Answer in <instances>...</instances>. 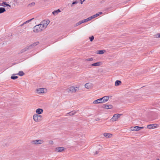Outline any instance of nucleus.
I'll return each mask as SVG.
<instances>
[{
  "instance_id": "a878e982",
  "label": "nucleus",
  "mask_w": 160,
  "mask_h": 160,
  "mask_svg": "<svg viewBox=\"0 0 160 160\" xmlns=\"http://www.w3.org/2000/svg\"><path fill=\"white\" fill-rule=\"evenodd\" d=\"M33 18H32L31 19H30L29 20H28L26 21L25 22H24L23 24H22L21 26H22L24 24L27 23H28L29 22H30L32 19H33Z\"/></svg>"
},
{
  "instance_id": "58836bf2",
  "label": "nucleus",
  "mask_w": 160,
  "mask_h": 160,
  "mask_svg": "<svg viewBox=\"0 0 160 160\" xmlns=\"http://www.w3.org/2000/svg\"><path fill=\"white\" fill-rule=\"evenodd\" d=\"M76 3H77V2H72V4L73 5Z\"/></svg>"
},
{
  "instance_id": "cd10ccee",
  "label": "nucleus",
  "mask_w": 160,
  "mask_h": 160,
  "mask_svg": "<svg viewBox=\"0 0 160 160\" xmlns=\"http://www.w3.org/2000/svg\"><path fill=\"white\" fill-rule=\"evenodd\" d=\"M81 24H82V22H81V21H80L75 24L74 27H77V26L80 25Z\"/></svg>"
},
{
  "instance_id": "1a4fd4ad",
  "label": "nucleus",
  "mask_w": 160,
  "mask_h": 160,
  "mask_svg": "<svg viewBox=\"0 0 160 160\" xmlns=\"http://www.w3.org/2000/svg\"><path fill=\"white\" fill-rule=\"evenodd\" d=\"M36 92L38 94L45 93L47 92V90L44 88H38L36 90Z\"/></svg>"
},
{
  "instance_id": "f704fd0d",
  "label": "nucleus",
  "mask_w": 160,
  "mask_h": 160,
  "mask_svg": "<svg viewBox=\"0 0 160 160\" xmlns=\"http://www.w3.org/2000/svg\"><path fill=\"white\" fill-rule=\"evenodd\" d=\"M86 61H92L93 60V58H88L86 59Z\"/></svg>"
},
{
  "instance_id": "423d86ee",
  "label": "nucleus",
  "mask_w": 160,
  "mask_h": 160,
  "mask_svg": "<svg viewBox=\"0 0 160 160\" xmlns=\"http://www.w3.org/2000/svg\"><path fill=\"white\" fill-rule=\"evenodd\" d=\"M44 142V141L42 139L33 140L31 141V143L32 144L39 145L41 144Z\"/></svg>"
},
{
  "instance_id": "72a5a7b5",
  "label": "nucleus",
  "mask_w": 160,
  "mask_h": 160,
  "mask_svg": "<svg viewBox=\"0 0 160 160\" xmlns=\"http://www.w3.org/2000/svg\"><path fill=\"white\" fill-rule=\"evenodd\" d=\"M156 38H160V33L157 34L155 35Z\"/></svg>"
},
{
  "instance_id": "39448f33",
  "label": "nucleus",
  "mask_w": 160,
  "mask_h": 160,
  "mask_svg": "<svg viewBox=\"0 0 160 160\" xmlns=\"http://www.w3.org/2000/svg\"><path fill=\"white\" fill-rule=\"evenodd\" d=\"M50 22V21L48 20H43L40 22L41 25L43 29H45L46 28Z\"/></svg>"
},
{
  "instance_id": "20e7f679",
  "label": "nucleus",
  "mask_w": 160,
  "mask_h": 160,
  "mask_svg": "<svg viewBox=\"0 0 160 160\" xmlns=\"http://www.w3.org/2000/svg\"><path fill=\"white\" fill-rule=\"evenodd\" d=\"M33 31L35 32H41L44 29L42 26L41 25V24L38 25H36L33 28Z\"/></svg>"
},
{
  "instance_id": "0eeeda50",
  "label": "nucleus",
  "mask_w": 160,
  "mask_h": 160,
  "mask_svg": "<svg viewBox=\"0 0 160 160\" xmlns=\"http://www.w3.org/2000/svg\"><path fill=\"white\" fill-rule=\"evenodd\" d=\"M121 115V114H114L113 117L111 119V120L112 122H114L117 121L118 118H119Z\"/></svg>"
},
{
  "instance_id": "aec40b11",
  "label": "nucleus",
  "mask_w": 160,
  "mask_h": 160,
  "mask_svg": "<svg viewBox=\"0 0 160 160\" xmlns=\"http://www.w3.org/2000/svg\"><path fill=\"white\" fill-rule=\"evenodd\" d=\"M122 83V82L120 81L117 80L115 82V86H118L121 85Z\"/></svg>"
},
{
  "instance_id": "c9c22d12",
  "label": "nucleus",
  "mask_w": 160,
  "mask_h": 160,
  "mask_svg": "<svg viewBox=\"0 0 160 160\" xmlns=\"http://www.w3.org/2000/svg\"><path fill=\"white\" fill-rule=\"evenodd\" d=\"M89 18V19H90L91 20L92 19L94 18V17L93 16V15H92V16H91V17H90Z\"/></svg>"
},
{
  "instance_id": "ea45409f",
  "label": "nucleus",
  "mask_w": 160,
  "mask_h": 160,
  "mask_svg": "<svg viewBox=\"0 0 160 160\" xmlns=\"http://www.w3.org/2000/svg\"><path fill=\"white\" fill-rule=\"evenodd\" d=\"M85 0H84L83 1H80V3L81 4H82L83 3V2Z\"/></svg>"
},
{
  "instance_id": "412c9836",
  "label": "nucleus",
  "mask_w": 160,
  "mask_h": 160,
  "mask_svg": "<svg viewBox=\"0 0 160 160\" xmlns=\"http://www.w3.org/2000/svg\"><path fill=\"white\" fill-rule=\"evenodd\" d=\"M6 10L5 8L3 7L0 8V14L6 12Z\"/></svg>"
},
{
  "instance_id": "a19ab883",
  "label": "nucleus",
  "mask_w": 160,
  "mask_h": 160,
  "mask_svg": "<svg viewBox=\"0 0 160 160\" xmlns=\"http://www.w3.org/2000/svg\"><path fill=\"white\" fill-rule=\"evenodd\" d=\"M98 154V152L97 151H96L95 152V154H94V155H95L96 154Z\"/></svg>"
},
{
  "instance_id": "79ce46f5",
  "label": "nucleus",
  "mask_w": 160,
  "mask_h": 160,
  "mask_svg": "<svg viewBox=\"0 0 160 160\" xmlns=\"http://www.w3.org/2000/svg\"><path fill=\"white\" fill-rule=\"evenodd\" d=\"M156 160H159V158H157Z\"/></svg>"
},
{
  "instance_id": "b1692460",
  "label": "nucleus",
  "mask_w": 160,
  "mask_h": 160,
  "mask_svg": "<svg viewBox=\"0 0 160 160\" xmlns=\"http://www.w3.org/2000/svg\"><path fill=\"white\" fill-rule=\"evenodd\" d=\"M98 52H97V53L100 54H103L105 52V50H99V51H98Z\"/></svg>"
},
{
  "instance_id": "7ed1b4c3",
  "label": "nucleus",
  "mask_w": 160,
  "mask_h": 160,
  "mask_svg": "<svg viewBox=\"0 0 160 160\" xmlns=\"http://www.w3.org/2000/svg\"><path fill=\"white\" fill-rule=\"evenodd\" d=\"M79 90V88L77 87L71 86L66 89V91L68 92L75 93Z\"/></svg>"
},
{
  "instance_id": "37998d69",
  "label": "nucleus",
  "mask_w": 160,
  "mask_h": 160,
  "mask_svg": "<svg viewBox=\"0 0 160 160\" xmlns=\"http://www.w3.org/2000/svg\"><path fill=\"white\" fill-rule=\"evenodd\" d=\"M130 93H130V92H128V94H129Z\"/></svg>"
},
{
  "instance_id": "2eb2a0df",
  "label": "nucleus",
  "mask_w": 160,
  "mask_h": 160,
  "mask_svg": "<svg viewBox=\"0 0 160 160\" xmlns=\"http://www.w3.org/2000/svg\"><path fill=\"white\" fill-rule=\"evenodd\" d=\"M139 126H135V127H132L130 128V130L131 131H139Z\"/></svg>"
},
{
  "instance_id": "f8f14e48",
  "label": "nucleus",
  "mask_w": 160,
  "mask_h": 160,
  "mask_svg": "<svg viewBox=\"0 0 160 160\" xmlns=\"http://www.w3.org/2000/svg\"><path fill=\"white\" fill-rule=\"evenodd\" d=\"M103 103L101 98L94 100L93 102V104H99Z\"/></svg>"
},
{
  "instance_id": "a211bd4d",
  "label": "nucleus",
  "mask_w": 160,
  "mask_h": 160,
  "mask_svg": "<svg viewBox=\"0 0 160 160\" xmlns=\"http://www.w3.org/2000/svg\"><path fill=\"white\" fill-rule=\"evenodd\" d=\"M112 134L110 133H105L103 134V136L107 138H111L112 136Z\"/></svg>"
},
{
  "instance_id": "6e6552de",
  "label": "nucleus",
  "mask_w": 160,
  "mask_h": 160,
  "mask_svg": "<svg viewBox=\"0 0 160 160\" xmlns=\"http://www.w3.org/2000/svg\"><path fill=\"white\" fill-rule=\"evenodd\" d=\"M93 84L90 82L87 83L84 85L85 88L88 90L92 89L93 88Z\"/></svg>"
},
{
  "instance_id": "9b49d317",
  "label": "nucleus",
  "mask_w": 160,
  "mask_h": 160,
  "mask_svg": "<svg viewBox=\"0 0 160 160\" xmlns=\"http://www.w3.org/2000/svg\"><path fill=\"white\" fill-rule=\"evenodd\" d=\"M102 103H105L107 102L109 99V97L108 96H104L101 98Z\"/></svg>"
},
{
  "instance_id": "c85d7f7f",
  "label": "nucleus",
  "mask_w": 160,
  "mask_h": 160,
  "mask_svg": "<svg viewBox=\"0 0 160 160\" xmlns=\"http://www.w3.org/2000/svg\"><path fill=\"white\" fill-rule=\"evenodd\" d=\"M35 5V2H32V3H31L30 4H29L28 5V6L30 7H32V6H34V5Z\"/></svg>"
},
{
  "instance_id": "7c9ffc66",
  "label": "nucleus",
  "mask_w": 160,
  "mask_h": 160,
  "mask_svg": "<svg viewBox=\"0 0 160 160\" xmlns=\"http://www.w3.org/2000/svg\"><path fill=\"white\" fill-rule=\"evenodd\" d=\"M49 144L51 145H53V142L52 140H50L48 142Z\"/></svg>"
},
{
  "instance_id": "393cba45",
  "label": "nucleus",
  "mask_w": 160,
  "mask_h": 160,
  "mask_svg": "<svg viewBox=\"0 0 160 160\" xmlns=\"http://www.w3.org/2000/svg\"><path fill=\"white\" fill-rule=\"evenodd\" d=\"M102 14V12H99L97 13H96V14H94L93 15L94 18L99 16V15L101 14Z\"/></svg>"
},
{
  "instance_id": "bb28decb",
  "label": "nucleus",
  "mask_w": 160,
  "mask_h": 160,
  "mask_svg": "<svg viewBox=\"0 0 160 160\" xmlns=\"http://www.w3.org/2000/svg\"><path fill=\"white\" fill-rule=\"evenodd\" d=\"M76 112H70L69 113H68V114H69V115L71 116L73 115H74L76 113Z\"/></svg>"
},
{
  "instance_id": "dca6fc26",
  "label": "nucleus",
  "mask_w": 160,
  "mask_h": 160,
  "mask_svg": "<svg viewBox=\"0 0 160 160\" xmlns=\"http://www.w3.org/2000/svg\"><path fill=\"white\" fill-rule=\"evenodd\" d=\"M36 114L38 115L42 114L43 112V110L41 108H38L36 110Z\"/></svg>"
},
{
  "instance_id": "6ab92c4d",
  "label": "nucleus",
  "mask_w": 160,
  "mask_h": 160,
  "mask_svg": "<svg viewBox=\"0 0 160 160\" xmlns=\"http://www.w3.org/2000/svg\"><path fill=\"white\" fill-rule=\"evenodd\" d=\"M101 65V62H99L95 63H93L91 65L92 66H100Z\"/></svg>"
},
{
  "instance_id": "f3484780",
  "label": "nucleus",
  "mask_w": 160,
  "mask_h": 160,
  "mask_svg": "<svg viewBox=\"0 0 160 160\" xmlns=\"http://www.w3.org/2000/svg\"><path fill=\"white\" fill-rule=\"evenodd\" d=\"M157 124H150L147 126V127L149 129H153L156 128Z\"/></svg>"
},
{
  "instance_id": "f03ea898",
  "label": "nucleus",
  "mask_w": 160,
  "mask_h": 160,
  "mask_svg": "<svg viewBox=\"0 0 160 160\" xmlns=\"http://www.w3.org/2000/svg\"><path fill=\"white\" fill-rule=\"evenodd\" d=\"M42 116L37 114H35L33 116V119L34 121L35 122H39L42 120Z\"/></svg>"
},
{
  "instance_id": "4468645a",
  "label": "nucleus",
  "mask_w": 160,
  "mask_h": 160,
  "mask_svg": "<svg viewBox=\"0 0 160 160\" xmlns=\"http://www.w3.org/2000/svg\"><path fill=\"white\" fill-rule=\"evenodd\" d=\"M5 6L9 7L10 8H11V6L7 4V2H3L2 3H0V6Z\"/></svg>"
},
{
  "instance_id": "e433bc0d",
  "label": "nucleus",
  "mask_w": 160,
  "mask_h": 160,
  "mask_svg": "<svg viewBox=\"0 0 160 160\" xmlns=\"http://www.w3.org/2000/svg\"><path fill=\"white\" fill-rule=\"evenodd\" d=\"M89 18H87V19H86L87 22L91 20Z\"/></svg>"
},
{
  "instance_id": "473e14b6",
  "label": "nucleus",
  "mask_w": 160,
  "mask_h": 160,
  "mask_svg": "<svg viewBox=\"0 0 160 160\" xmlns=\"http://www.w3.org/2000/svg\"><path fill=\"white\" fill-rule=\"evenodd\" d=\"M81 21V22H82V23H85V22H87L86 19H83V20H82Z\"/></svg>"
},
{
  "instance_id": "f257e3e1",
  "label": "nucleus",
  "mask_w": 160,
  "mask_h": 160,
  "mask_svg": "<svg viewBox=\"0 0 160 160\" xmlns=\"http://www.w3.org/2000/svg\"><path fill=\"white\" fill-rule=\"evenodd\" d=\"M39 42H35L33 43L32 44L30 45L29 46L26 47V48L20 51L22 53L24 52H26V51H27L28 50L33 48L34 47L38 45L39 44Z\"/></svg>"
},
{
  "instance_id": "ddd939ff",
  "label": "nucleus",
  "mask_w": 160,
  "mask_h": 160,
  "mask_svg": "<svg viewBox=\"0 0 160 160\" xmlns=\"http://www.w3.org/2000/svg\"><path fill=\"white\" fill-rule=\"evenodd\" d=\"M65 148L63 147H58L55 148V151L57 152H61L63 151Z\"/></svg>"
},
{
  "instance_id": "9d476101",
  "label": "nucleus",
  "mask_w": 160,
  "mask_h": 160,
  "mask_svg": "<svg viewBox=\"0 0 160 160\" xmlns=\"http://www.w3.org/2000/svg\"><path fill=\"white\" fill-rule=\"evenodd\" d=\"M102 107L104 109H112L113 108V106L111 104H105L103 105Z\"/></svg>"
},
{
  "instance_id": "4c0bfd02",
  "label": "nucleus",
  "mask_w": 160,
  "mask_h": 160,
  "mask_svg": "<svg viewBox=\"0 0 160 160\" xmlns=\"http://www.w3.org/2000/svg\"><path fill=\"white\" fill-rule=\"evenodd\" d=\"M144 128V127H139V130H140L141 129H142Z\"/></svg>"
},
{
  "instance_id": "c756f323",
  "label": "nucleus",
  "mask_w": 160,
  "mask_h": 160,
  "mask_svg": "<svg viewBox=\"0 0 160 160\" xmlns=\"http://www.w3.org/2000/svg\"><path fill=\"white\" fill-rule=\"evenodd\" d=\"M11 78L12 79L14 80V79H15L18 78V76H11Z\"/></svg>"
},
{
  "instance_id": "2f4dec72",
  "label": "nucleus",
  "mask_w": 160,
  "mask_h": 160,
  "mask_svg": "<svg viewBox=\"0 0 160 160\" xmlns=\"http://www.w3.org/2000/svg\"><path fill=\"white\" fill-rule=\"evenodd\" d=\"M94 38V37L93 36H92L91 37H89V39H90L91 41H92L93 40Z\"/></svg>"
},
{
  "instance_id": "4be33fe9",
  "label": "nucleus",
  "mask_w": 160,
  "mask_h": 160,
  "mask_svg": "<svg viewBox=\"0 0 160 160\" xmlns=\"http://www.w3.org/2000/svg\"><path fill=\"white\" fill-rule=\"evenodd\" d=\"M60 12V10L58 9L57 10L54 11L52 13L54 15H55Z\"/></svg>"
},
{
  "instance_id": "5701e85b",
  "label": "nucleus",
  "mask_w": 160,
  "mask_h": 160,
  "mask_svg": "<svg viewBox=\"0 0 160 160\" xmlns=\"http://www.w3.org/2000/svg\"><path fill=\"white\" fill-rule=\"evenodd\" d=\"M16 75L20 76H22L24 75V73L22 71H20L18 74H17Z\"/></svg>"
}]
</instances>
